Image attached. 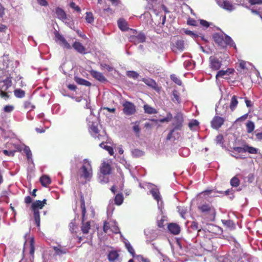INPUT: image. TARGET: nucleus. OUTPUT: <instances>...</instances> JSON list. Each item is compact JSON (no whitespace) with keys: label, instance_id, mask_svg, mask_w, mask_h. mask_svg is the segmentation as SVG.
<instances>
[{"label":"nucleus","instance_id":"1","mask_svg":"<svg viewBox=\"0 0 262 262\" xmlns=\"http://www.w3.org/2000/svg\"><path fill=\"white\" fill-rule=\"evenodd\" d=\"M258 149L255 147H251L248 145H245L243 147H237L234 148V154L233 156L236 159H244L245 155L244 154L246 152H248L250 154H255L257 152Z\"/></svg>","mask_w":262,"mask_h":262},{"label":"nucleus","instance_id":"2","mask_svg":"<svg viewBox=\"0 0 262 262\" xmlns=\"http://www.w3.org/2000/svg\"><path fill=\"white\" fill-rule=\"evenodd\" d=\"M93 175V170L91 162L84 159L82 162V166L79 170V176L86 180H90Z\"/></svg>","mask_w":262,"mask_h":262},{"label":"nucleus","instance_id":"3","mask_svg":"<svg viewBox=\"0 0 262 262\" xmlns=\"http://www.w3.org/2000/svg\"><path fill=\"white\" fill-rule=\"evenodd\" d=\"M81 208L82 210V225L81 226V230L84 234H86L89 232L90 229V222H84V221L86 219V209L85 207V204L84 200H81Z\"/></svg>","mask_w":262,"mask_h":262},{"label":"nucleus","instance_id":"4","mask_svg":"<svg viewBox=\"0 0 262 262\" xmlns=\"http://www.w3.org/2000/svg\"><path fill=\"white\" fill-rule=\"evenodd\" d=\"M96 120L97 118L93 115L92 112H91V115L87 118V121L90 126V132L93 136H94V134L97 135L99 132L97 125L95 124L96 123L94 122Z\"/></svg>","mask_w":262,"mask_h":262},{"label":"nucleus","instance_id":"5","mask_svg":"<svg viewBox=\"0 0 262 262\" xmlns=\"http://www.w3.org/2000/svg\"><path fill=\"white\" fill-rule=\"evenodd\" d=\"M228 108V105L225 100H221L219 104L216 106L215 111L216 114L221 116H225Z\"/></svg>","mask_w":262,"mask_h":262},{"label":"nucleus","instance_id":"6","mask_svg":"<svg viewBox=\"0 0 262 262\" xmlns=\"http://www.w3.org/2000/svg\"><path fill=\"white\" fill-rule=\"evenodd\" d=\"M217 4L218 5L223 9L229 11H232L235 9V6L234 4H232L231 2L228 1H221V0H216Z\"/></svg>","mask_w":262,"mask_h":262},{"label":"nucleus","instance_id":"7","mask_svg":"<svg viewBox=\"0 0 262 262\" xmlns=\"http://www.w3.org/2000/svg\"><path fill=\"white\" fill-rule=\"evenodd\" d=\"M123 111L125 115H131L136 112V107L135 105L130 102H125L123 104Z\"/></svg>","mask_w":262,"mask_h":262},{"label":"nucleus","instance_id":"8","mask_svg":"<svg viewBox=\"0 0 262 262\" xmlns=\"http://www.w3.org/2000/svg\"><path fill=\"white\" fill-rule=\"evenodd\" d=\"M111 162L109 160L103 161L100 167V172L102 174L108 175L111 173L112 168L110 165Z\"/></svg>","mask_w":262,"mask_h":262},{"label":"nucleus","instance_id":"9","mask_svg":"<svg viewBox=\"0 0 262 262\" xmlns=\"http://www.w3.org/2000/svg\"><path fill=\"white\" fill-rule=\"evenodd\" d=\"M55 38L56 40L58 42L59 44L64 48L71 49V46L63 36L58 33H55Z\"/></svg>","mask_w":262,"mask_h":262},{"label":"nucleus","instance_id":"10","mask_svg":"<svg viewBox=\"0 0 262 262\" xmlns=\"http://www.w3.org/2000/svg\"><path fill=\"white\" fill-rule=\"evenodd\" d=\"M183 122V117L182 114L178 113L174 117L173 125L176 129H180Z\"/></svg>","mask_w":262,"mask_h":262},{"label":"nucleus","instance_id":"11","mask_svg":"<svg viewBox=\"0 0 262 262\" xmlns=\"http://www.w3.org/2000/svg\"><path fill=\"white\" fill-rule=\"evenodd\" d=\"M224 120L219 116H215L211 121V126L214 129L219 128L224 123Z\"/></svg>","mask_w":262,"mask_h":262},{"label":"nucleus","instance_id":"12","mask_svg":"<svg viewBox=\"0 0 262 262\" xmlns=\"http://www.w3.org/2000/svg\"><path fill=\"white\" fill-rule=\"evenodd\" d=\"M150 193L154 199L157 201L159 209L161 210L163 206V202L162 201H161V196L158 190L156 188L152 189L150 190Z\"/></svg>","mask_w":262,"mask_h":262},{"label":"nucleus","instance_id":"13","mask_svg":"<svg viewBox=\"0 0 262 262\" xmlns=\"http://www.w3.org/2000/svg\"><path fill=\"white\" fill-rule=\"evenodd\" d=\"M12 85L10 78H6L4 80L0 79V91H6Z\"/></svg>","mask_w":262,"mask_h":262},{"label":"nucleus","instance_id":"14","mask_svg":"<svg viewBox=\"0 0 262 262\" xmlns=\"http://www.w3.org/2000/svg\"><path fill=\"white\" fill-rule=\"evenodd\" d=\"M209 60L212 69L216 70L221 68V61L216 57L211 56Z\"/></svg>","mask_w":262,"mask_h":262},{"label":"nucleus","instance_id":"15","mask_svg":"<svg viewBox=\"0 0 262 262\" xmlns=\"http://www.w3.org/2000/svg\"><path fill=\"white\" fill-rule=\"evenodd\" d=\"M199 209L203 213H214V210L213 208L210 207L208 204H203L199 207Z\"/></svg>","mask_w":262,"mask_h":262},{"label":"nucleus","instance_id":"16","mask_svg":"<svg viewBox=\"0 0 262 262\" xmlns=\"http://www.w3.org/2000/svg\"><path fill=\"white\" fill-rule=\"evenodd\" d=\"M169 231L172 234L177 235L180 232V228L177 224L171 223L168 226Z\"/></svg>","mask_w":262,"mask_h":262},{"label":"nucleus","instance_id":"17","mask_svg":"<svg viewBox=\"0 0 262 262\" xmlns=\"http://www.w3.org/2000/svg\"><path fill=\"white\" fill-rule=\"evenodd\" d=\"M234 70L231 69H228L226 70H221L217 72L216 75V79L219 77L226 78V76H229L230 74L232 73Z\"/></svg>","mask_w":262,"mask_h":262},{"label":"nucleus","instance_id":"18","mask_svg":"<svg viewBox=\"0 0 262 262\" xmlns=\"http://www.w3.org/2000/svg\"><path fill=\"white\" fill-rule=\"evenodd\" d=\"M145 36L143 33H139L137 36H133L131 37L132 40L135 43L143 42L145 41Z\"/></svg>","mask_w":262,"mask_h":262},{"label":"nucleus","instance_id":"19","mask_svg":"<svg viewBox=\"0 0 262 262\" xmlns=\"http://www.w3.org/2000/svg\"><path fill=\"white\" fill-rule=\"evenodd\" d=\"M184 49V41L182 40H177L173 46V50L175 52L179 51L182 52Z\"/></svg>","mask_w":262,"mask_h":262},{"label":"nucleus","instance_id":"20","mask_svg":"<svg viewBox=\"0 0 262 262\" xmlns=\"http://www.w3.org/2000/svg\"><path fill=\"white\" fill-rule=\"evenodd\" d=\"M91 74L94 78L100 82H104L106 80L103 74L100 72L92 70L91 71Z\"/></svg>","mask_w":262,"mask_h":262},{"label":"nucleus","instance_id":"21","mask_svg":"<svg viewBox=\"0 0 262 262\" xmlns=\"http://www.w3.org/2000/svg\"><path fill=\"white\" fill-rule=\"evenodd\" d=\"M47 200L44 199L42 201H36L32 204V208L33 210H38V209H42L45 205L46 204Z\"/></svg>","mask_w":262,"mask_h":262},{"label":"nucleus","instance_id":"22","mask_svg":"<svg viewBox=\"0 0 262 262\" xmlns=\"http://www.w3.org/2000/svg\"><path fill=\"white\" fill-rule=\"evenodd\" d=\"M108 258L110 262H120L119 255L116 251H111L108 255Z\"/></svg>","mask_w":262,"mask_h":262},{"label":"nucleus","instance_id":"23","mask_svg":"<svg viewBox=\"0 0 262 262\" xmlns=\"http://www.w3.org/2000/svg\"><path fill=\"white\" fill-rule=\"evenodd\" d=\"M224 35L216 34L213 36L215 42L221 47H224Z\"/></svg>","mask_w":262,"mask_h":262},{"label":"nucleus","instance_id":"24","mask_svg":"<svg viewBox=\"0 0 262 262\" xmlns=\"http://www.w3.org/2000/svg\"><path fill=\"white\" fill-rule=\"evenodd\" d=\"M56 14L57 17L63 21H66L67 18V15L64 11L59 8L56 9Z\"/></svg>","mask_w":262,"mask_h":262},{"label":"nucleus","instance_id":"25","mask_svg":"<svg viewBox=\"0 0 262 262\" xmlns=\"http://www.w3.org/2000/svg\"><path fill=\"white\" fill-rule=\"evenodd\" d=\"M73 47L78 52L85 54V49L82 46V45L79 42L75 41L73 45Z\"/></svg>","mask_w":262,"mask_h":262},{"label":"nucleus","instance_id":"26","mask_svg":"<svg viewBox=\"0 0 262 262\" xmlns=\"http://www.w3.org/2000/svg\"><path fill=\"white\" fill-rule=\"evenodd\" d=\"M174 127V128L171 130V132L169 133L167 137V139L169 140H174L176 139L179 138V134Z\"/></svg>","mask_w":262,"mask_h":262},{"label":"nucleus","instance_id":"27","mask_svg":"<svg viewBox=\"0 0 262 262\" xmlns=\"http://www.w3.org/2000/svg\"><path fill=\"white\" fill-rule=\"evenodd\" d=\"M118 25L120 29L122 31H126L128 29L127 23L123 19H119L118 20Z\"/></svg>","mask_w":262,"mask_h":262},{"label":"nucleus","instance_id":"28","mask_svg":"<svg viewBox=\"0 0 262 262\" xmlns=\"http://www.w3.org/2000/svg\"><path fill=\"white\" fill-rule=\"evenodd\" d=\"M238 104V101L237 97L235 96H233L231 98L230 103V109L233 112L236 107Z\"/></svg>","mask_w":262,"mask_h":262},{"label":"nucleus","instance_id":"29","mask_svg":"<svg viewBox=\"0 0 262 262\" xmlns=\"http://www.w3.org/2000/svg\"><path fill=\"white\" fill-rule=\"evenodd\" d=\"M143 81L149 86H150L154 89H156L157 87V84L156 82L150 78H143Z\"/></svg>","mask_w":262,"mask_h":262},{"label":"nucleus","instance_id":"30","mask_svg":"<svg viewBox=\"0 0 262 262\" xmlns=\"http://www.w3.org/2000/svg\"><path fill=\"white\" fill-rule=\"evenodd\" d=\"M41 184L43 186H47L51 183L50 178L47 176H43L40 179Z\"/></svg>","mask_w":262,"mask_h":262},{"label":"nucleus","instance_id":"31","mask_svg":"<svg viewBox=\"0 0 262 262\" xmlns=\"http://www.w3.org/2000/svg\"><path fill=\"white\" fill-rule=\"evenodd\" d=\"M229 45L231 47H233L234 48H236V46L235 43L232 40V39L228 36L224 35V46L225 45Z\"/></svg>","mask_w":262,"mask_h":262},{"label":"nucleus","instance_id":"32","mask_svg":"<svg viewBox=\"0 0 262 262\" xmlns=\"http://www.w3.org/2000/svg\"><path fill=\"white\" fill-rule=\"evenodd\" d=\"M75 80L77 83L81 85H83L88 86L91 85V83L89 81L81 78L75 77Z\"/></svg>","mask_w":262,"mask_h":262},{"label":"nucleus","instance_id":"33","mask_svg":"<svg viewBox=\"0 0 262 262\" xmlns=\"http://www.w3.org/2000/svg\"><path fill=\"white\" fill-rule=\"evenodd\" d=\"M143 107L145 112L148 114H154L157 113V111L154 108L147 104L144 105Z\"/></svg>","mask_w":262,"mask_h":262},{"label":"nucleus","instance_id":"34","mask_svg":"<svg viewBox=\"0 0 262 262\" xmlns=\"http://www.w3.org/2000/svg\"><path fill=\"white\" fill-rule=\"evenodd\" d=\"M124 243L126 249H127L128 251L132 254V255L133 256H134L135 251H134V249L133 248L132 246L130 245L129 242L127 240L125 239L124 241Z\"/></svg>","mask_w":262,"mask_h":262},{"label":"nucleus","instance_id":"35","mask_svg":"<svg viewBox=\"0 0 262 262\" xmlns=\"http://www.w3.org/2000/svg\"><path fill=\"white\" fill-rule=\"evenodd\" d=\"M124 243L126 249H127L128 251L132 254V255L133 256H134L135 251H134V249L133 248L132 246L130 245L129 242L127 240L125 239L124 241Z\"/></svg>","mask_w":262,"mask_h":262},{"label":"nucleus","instance_id":"36","mask_svg":"<svg viewBox=\"0 0 262 262\" xmlns=\"http://www.w3.org/2000/svg\"><path fill=\"white\" fill-rule=\"evenodd\" d=\"M246 128L247 131L248 133H252L255 128L254 122L251 121H248L246 123Z\"/></svg>","mask_w":262,"mask_h":262},{"label":"nucleus","instance_id":"37","mask_svg":"<svg viewBox=\"0 0 262 262\" xmlns=\"http://www.w3.org/2000/svg\"><path fill=\"white\" fill-rule=\"evenodd\" d=\"M34 212V217L35 223L37 227L40 226V215L39 212L38 210H33Z\"/></svg>","mask_w":262,"mask_h":262},{"label":"nucleus","instance_id":"38","mask_svg":"<svg viewBox=\"0 0 262 262\" xmlns=\"http://www.w3.org/2000/svg\"><path fill=\"white\" fill-rule=\"evenodd\" d=\"M132 155L136 158H138L143 156L144 155V152L138 149H135L132 151Z\"/></svg>","mask_w":262,"mask_h":262},{"label":"nucleus","instance_id":"39","mask_svg":"<svg viewBox=\"0 0 262 262\" xmlns=\"http://www.w3.org/2000/svg\"><path fill=\"white\" fill-rule=\"evenodd\" d=\"M22 150L26 154L28 159L29 160L31 159L32 157V154L29 147L28 146L24 145L23 147Z\"/></svg>","mask_w":262,"mask_h":262},{"label":"nucleus","instance_id":"40","mask_svg":"<svg viewBox=\"0 0 262 262\" xmlns=\"http://www.w3.org/2000/svg\"><path fill=\"white\" fill-rule=\"evenodd\" d=\"M172 96H173V97L172 98V101L174 102L180 103V97H179V93L177 91L174 90L172 92Z\"/></svg>","mask_w":262,"mask_h":262},{"label":"nucleus","instance_id":"41","mask_svg":"<svg viewBox=\"0 0 262 262\" xmlns=\"http://www.w3.org/2000/svg\"><path fill=\"white\" fill-rule=\"evenodd\" d=\"M123 201V198L122 194H118L116 195L115 198V204L120 205H121Z\"/></svg>","mask_w":262,"mask_h":262},{"label":"nucleus","instance_id":"42","mask_svg":"<svg viewBox=\"0 0 262 262\" xmlns=\"http://www.w3.org/2000/svg\"><path fill=\"white\" fill-rule=\"evenodd\" d=\"M85 20L87 23L91 24L94 21V16L92 13L88 12L86 13Z\"/></svg>","mask_w":262,"mask_h":262},{"label":"nucleus","instance_id":"43","mask_svg":"<svg viewBox=\"0 0 262 262\" xmlns=\"http://www.w3.org/2000/svg\"><path fill=\"white\" fill-rule=\"evenodd\" d=\"M14 95L17 98H23L25 96V92L20 89L15 90L14 92Z\"/></svg>","mask_w":262,"mask_h":262},{"label":"nucleus","instance_id":"44","mask_svg":"<svg viewBox=\"0 0 262 262\" xmlns=\"http://www.w3.org/2000/svg\"><path fill=\"white\" fill-rule=\"evenodd\" d=\"M177 209L178 210L179 212L180 213L181 216L183 218H185V214L187 212V209L183 207H178Z\"/></svg>","mask_w":262,"mask_h":262},{"label":"nucleus","instance_id":"45","mask_svg":"<svg viewBox=\"0 0 262 262\" xmlns=\"http://www.w3.org/2000/svg\"><path fill=\"white\" fill-rule=\"evenodd\" d=\"M239 181L236 177H233L230 181L231 185L233 187H236L239 185Z\"/></svg>","mask_w":262,"mask_h":262},{"label":"nucleus","instance_id":"46","mask_svg":"<svg viewBox=\"0 0 262 262\" xmlns=\"http://www.w3.org/2000/svg\"><path fill=\"white\" fill-rule=\"evenodd\" d=\"M54 249L56 253L58 255L65 254L67 252L66 249H62L60 247H54Z\"/></svg>","mask_w":262,"mask_h":262},{"label":"nucleus","instance_id":"47","mask_svg":"<svg viewBox=\"0 0 262 262\" xmlns=\"http://www.w3.org/2000/svg\"><path fill=\"white\" fill-rule=\"evenodd\" d=\"M111 230L115 233H117L119 232V228L116 225V223L111 222Z\"/></svg>","mask_w":262,"mask_h":262},{"label":"nucleus","instance_id":"48","mask_svg":"<svg viewBox=\"0 0 262 262\" xmlns=\"http://www.w3.org/2000/svg\"><path fill=\"white\" fill-rule=\"evenodd\" d=\"M127 75L129 77L136 79L138 78L139 74L135 71H128Z\"/></svg>","mask_w":262,"mask_h":262},{"label":"nucleus","instance_id":"49","mask_svg":"<svg viewBox=\"0 0 262 262\" xmlns=\"http://www.w3.org/2000/svg\"><path fill=\"white\" fill-rule=\"evenodd\" d=\"M106 176L102 174L99 176V179L101 183H106L108 182V178Z\"/></svg>","mask_w":262,"mask_h":262},{"label":"nucleus","instance_id":"50","mask_svg":"<svg viewBox=\"0 0 262 262\" xmlns=\"http://www.w3.org/2000/svg\"><path fill=\"white\" fill-rule=\"evenodd\" d=\"M198 125H199V122L196 120H194L191 121L189 123L188 125L190 129H193L195 127L197 126Z\"/></svg>","mask_w":262,"mask_h":262},{"label":"nucleus","instance_id":"51","mask_svg":"<svg viewBox=\"0 0 262 262\" xmlns=\"http://www.w3.org/2000/svg\"><path fill=\"white\" fill-rule=\"evenodd\" d=\"M30 253L31 255H33L34 254V239L33 238H31L30 241Z\"/></svg>","mask_w":262,"mask_h":262},{"label":"nucleus","instance_id":"52","mask_svg":"<svg viewBox=\"0 0 262 262\" xmlns=\"http://www.w3.org/2000/svg\"><path fill=\"white\" fill-rule=\"evenodd\" d=\"M170 77L171 80L176 83L178 85H181V81L175 75H171Z\"/></svg>","mask_w":262,"mask_h":262},{"label":"nucleus","instance_id":"53","mask_svg":"<svg viewBox=\"0 0 262 262\" xmlns=\"http://www.w3.org/2000/svg\"><path fill=\"white\" fill-rule=\"evenodd\" d=\"M133 129L136 134H139L140 133V128L139 127V125L138 122H135L134 123Z\"/></svg>","mask_w":262,"mask_h":262},{"label":"nucleus","instance_id":"54","mask_svg":"<svg viewBox=\"0 0 262 262\" xmlns=\"http://www.w3.org/2000/svg\"><path fill=\"white\" fill-rule=\"evenodd\" d=\"M223 223L227 227L232 228L234 227V224L232 221L228 220V221H223Z\"/></svg>","mask_w":262,"mask_h":262},{"label":"nucleus","instance_id":"55","mask_svg":"<svg viewBox=\"0 0 262 262\" xmlns=\"http://www.w3.org/2000/svg\"><path fill=\"white\" fill-rule=\"evenodd\" d=\"M172 118V116L171 114H168L167 117L165 118L160 120V122H168L170 121Z\"/></svg>","mask_w":262,"mask_h":262},{"label":"nucleus","instance_id":"56","mask_svg":"<svg viewBox=\"0 0 262 262\" xmlns=\"http://www.w3.org/2000/svg\"><path fill=\"white\" fill-rule=\"evenodd\" d=\"M70 6L72 8L74 9L77 12H80V8L78 6H77L75 3L71 2L70 4Z\"/></svg>","mask_w":262,"mask_h":262},{"label":"nucleus","instance_id":"57","mask_svg":"<svg viewBox=\"0 0 262 262\" xmlns=\"http://www.w3.org/2000/svg\"><path fill=\"white\" fill-rule=\"evenodd\" d=\"M111 228V223H104L103 226V230L105 232H107L109 229Z\"/></svg>","mask_w":262,"mask_h":262},{"label":"nucleus","instance_id":"58","mask_svg":"<svg viewBox=\"0 0 262 262\" xmlns=\"http://www.w3.org/2000/svg\"><path fill=\"white\" fill-rule=\"evenodd\" d=\"M14 109V107L13 105H6L4 107V111L7 113L11 112Z\"/></svg>","mask_w":262,"mask_h":262},{"label":"nucleus","instance_id":"59","mask_svg":"<svg viewBox=\"0 0 262 262\" xmlns=\"http://www.w3.org/2000/svg\"><path fill=\"white\" fill-rule=\"evenodd\" d=\"M104 149L106 150L111 155H113L114 150L112 147L107 145H104Z\"/></svg>","mask_w":262,"mask_h":262},{"label":"nucleus","instance_id":"60","mask_svg":"<svg viewBox=\"0 0 262 262\" xmlns=\"http://www.w3.org/2000/svg\"><path fill=\"white\" fill-rule=\"evenodd\" d=\"M38 4L42 6H46L48 5V2L46 0H37Z\"/></svg>","mask_w":262,"mask_h":262},{"label":"nucleus","instance_id":"61","mask_svg":"<svg viewBox=\"0 0 262 262\" xmlns=\"http://www.w3.org/2000/svg\"><path fill=\"white\" fill-rule=\"evenodd\" d=\"M223 139V137L222 135H218L216 137V142L217 144H221L222 143Z\"/></svg>","mask_w":262,"mask_h":262},{"label":"nucleus","instance_id":"62","mask_svg":"<svg viewBox=\"0 0 262 262\" xmlns=\"http://www.w3.org/2000/svg\"><path fill=\"white\" fill-rule=\"evenodd\" d=\"M251 5L260 4L262 3V0H249Z\"/></svg>","mask_w":262,"mask_h":262},{"label":"nucleus","instance_id":"63","mask_svg":"<svg viewBox=\"0 0 262 262\" xmlns=\"http://www.w3.org/2000/svg\"><path fill=\"white\" fill-rule=\"evenodd\" d=\"M161 258L160 262H169V259L167 257L164 256L162 254H161Z\"/></svg>","mask_w":262,"mask_h":262},{"label":"nucleus","instance_id":"64","mask_svg":"<svg viewBox=\"0 0 262 262\" xmlns=\"http://www.w3.org/2000/svg\"><path fill=\"white\" fill-rule=\"evenodd\" d=\"M3 152L5 155H7V156H13L14 154V151H8L7 150H4L3 151Z\"/></svg>","mask_w":262,"mask_h":262}]
</instances>
